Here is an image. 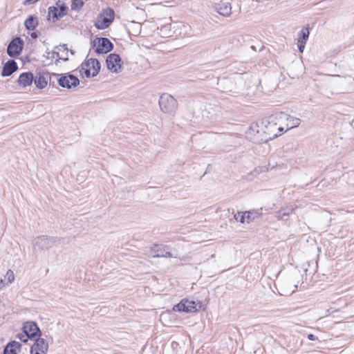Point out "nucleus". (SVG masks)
<instances>
[{
	"instance_id": "nucleus-1",
	"label": "nucleus",
	"mask_w": 354,
	"mask_h": 354,
	"mask_svg": "<svg viewBox=\"0 0 354 354\" xmlns=\"http://www.w3.org/2000/svg\"><path fill=\"white\" fill-rule=\"evenodd\" d=\"M158 104L161 111L169 115H174L178 108L177 100L168 93L160 96Z\"/></svg>"
},
{
	"instance_id": "nucleus-2",
	"label": "nucleus",
	"mask_w": 354,
	"mask_h": 354,
	"mask_svg": "<svg viewBox=\"0 0 354 354\" xmlns=\"http://www.w3.org/2000/svg\"><path fill=\"white\" fill-rule=\"evenodd\" d=\"M115 18V12L113 8H107L97 16L95 22V26L98 30L107 28L113 21Z\"/></svg>"
},
{
	"instance_id": "nucleus-3",
	"label": "nucleus",
	"mask_w": 354,
	"mask_h": 354,
	"mask_svg": "<svg viewBox=\"0 0 354 354\" xmlns=\"http://www.w3.org/2000/svg\"><path fill=\"white\" fill-rule=\"evenodd\" d=\"M101 64L98 59L90 58L81 64V71L86 77H95L99 73Z\"/></svg>"
},
{
	"instance_id": "nucleus-4",
	"label": "nucleus",
	"mask_w": 354,
	"mask_h": 354,
	"mask_svg": "<svg viewBox=\"0 0 354 354\" xmlns=\"http://www.w3.org/2000/svg\"><path fill=\"white\" fill-rule=\"evenodd\" d=\"M203 304L200 301L196 303L194 301L182 299L173 307V310L178 312L195 313L201 310Z\"/></svg>"
},
{
	"instance_id": "nucleus-5",
	"label": "nucleus",
	"mask_w": 354,
	"mask_h": 354,
	"mask_svg": "<svg viewBox=\"0 0 354 354\" xmlns=\"http://www.w3.org/2000/svg\"><path fill=\"white\" fill-rule=\"evenodd\" d=\"M93 47L95 48V52L100 55L111 52L113 49L114 45L106 37H96L93 41Z\"/></svg>"
},
{
	"instance_id": "nucleus-6",
	"label": "nucleus",
	"mask_w": 354,
	"mask_h": 354,
	"mask_svg": "<svg viewBox=\"0 0 354 354\" xmlns=\"http://www.w3.org/2000/svg\"><path fill=\"white\" fill-rule=\"evenodd\" d=\"M24 47V41L20 37L13 38L8 45L7 54L11 58L19 56Z\"/></svg>"
},
{
	"instance_id": "nucleus-7",
	"label": "nucleus",
	"mask_w": 354,
	"mask_h": 354,
	"mask_svg": "<svg viewBox=\"0 0 354 354\" xmlns=\"http://www.w3.org/2000/svg\"><path fill=\"white\" fill-rule=\"evenodd\" d=\"M59 239L55 236H39L33 241V246L39 250H48L55 245Z\"/></svg>"
},
{
	"instance_id": "nucleus-8",
	"label": "nucleus",
	"mask_w": 354,
	"mask_h": 354,
	"mask_svg": "<svg viewBox=\"0 0 354 354\" xmlns=\"http://www.w3.org/2000/svg\"><path fill=\"white\" fill-rule=\"evenodd\" d=\"M57 82L59 86L68 89L75 88L80 84V80L77 77L69 73L59 74Z\"/></svg>"
},
{
	"instance_id": "nucleus-9",
	"label": "nucleus",
	"mask_w": 354,
	"mask_h": 354,
	"mask_svg": "<svg viewBox=\"0 0 354 354\" xmlns=\"http://www.w3.org/2000/svg\"><path fill=\"white\" fill-rule=\"evenodd\" d=\"M68 8L64 3H57V6H50L48 10V19H52L53 21L55 22L64 16L67 15Z\"/></svg>"
},
{
	"instance_id": "nucleus-10",
	"label": "nucleus",
	"mask_w": 354,
	"mask_h": 354,
	"mask_svg": "<svg viewBox=\"0 0 354 354\" xmlns=\"http://www.w3.org/2000/svg\"><path fill=\"white\" fill-rule=\"evenodd\" d=\"M106 64L109 71L118 73L122 71L123 62L118 54L111 53L106 57Z\"/></svg>"
},
{
	"instance_id": "nucleus-11",
	"label": "nucleus",
	"mask_w": 354,
	"mask_h": 354,
	"mask_svg": "<svg viewBox=\"0 0 354 354\" xmlns=\"http://www.w3.org/2000/svg\"><path fill=\"white\" fill-rule=\"evenodd\" d=\"M22 330L30 337V340H35L41 336V333L35 322H27L24 324Z\"/></svg>"
},
{
	"instance_id": "nucleus-12",
	"label": "nucleus",
	"mask_w": 354,
	"mask_h": 354,
	"mask_svg": "<svg viewBox=\"0 0 354 354\" xmlns=\"http://www.w3.org/2000/svg\"><path fill=\"white\" fill-rule=\"evenodd\" d=\"M68 49L66 44H62L59 46H56L54 48V50L50 52H48V57L51 54V57L54 58L57 57L58 59L55 61V64H57L59 59H62L65 62L68 60Z\"/></svg>"
},
{
	"instance_id": "nucleus-13",
	"label": "nucleus",
	"mask_w": 354,
	"mask_h": 354,
	"mask_svg": "<svg viewBox=\"0 0 354 354\" xmlns=\"http://www.w3.org/2000/svg\"><path fill=\"white\" fill-rule=\"evenodd\" d=\"M169 250V247L167 245L154 244L153 246L151 248V251L156 252V254L153 255V258L176 257L171 253V252Z\"/></svg>"
},
{
	"instance_id": "nucleus-14",
	"label": "nucleus",
	"mask_w": 354,
	"mask_h": 354,
	"mask_svg": "<svg viewBox=\"0 0 354 354\" xmlns=\"http://www.w3.org/2000/svg\"><path fill=\"white\" fill-rule=\"evenodd\" d=\"M35 341V342L30 348L31 354H45L48 348V344L46 341L39 337Z\"/></svg>"
},
{
	"instance_id": "nucleus-15",
	"label": "nucleus",
	"mask_w": 354,
	"mask_h": 354,
	"mask_svg": "<svg viewBox=\"0 0 354 354\" xmlns=\"http://www.w3.org/2000/svg\"><path fill=\"white\" fill-rule=\"evenodd\" d=\"M49 75L48 72H39L37 73L35 77H34V83L37 88L42 89L45 88L48 84V77Z\"/></svg>"
},
{
	"instance_id": "nucleus-16",
	"label": "nucleus",
	"mask_w": 354,
	"mask_h": 354,
	"mask_svg": "<svg viewBox=\"0 0 354 354\" xmlns=\"http://www.w3.org/2000/svg\"><path fill=\"white\" fill-rule=\"evenodd\" d=\"M17 62L14 59H9L3 66L1 75L3 77H8L17 71Z\"/></svg>"
},
{
	"instance_id": "nucleus-17",
	"label": "nucleus",
	"mask_w": 354,
	"mask_h": 354,
	"mask_svg": "<svg viewBox=\"0 0 354 354\" xmlns=\"http://www.w3.org/2000/svg\"><path fill=\"white\" fill-rule=\"evenodd\" d=\"M214 11L223 17H228L232 13L231 3L228 1L218 3L214 6Z\"/></svg>"
},
{
	"instance_id": "nucleus-18",
	"label": "nucleus",
	"mask_w": 354,
	"mask_h": 354,
	"mask_svg": "<svg viewBox=\"0 0 354 354\" xmlns=\"http://www.w3.org/2000/svg\"><path fill=\"white\" fill-rule=\"evenodd\" d=\"M34 80V75L31 72H24L20 74L17 83L22 87L30 86Z\"/></svg>"
},
{
	"instance_id": "nucleus-19",
	"label": "nucleus",
	"mask_w": 354,
	"mask_h": 354,
	"mask_svg": "<svg viewBox=\"0 0 354 354\" xmlns=\"http://www.w3.org/2000/svg\"><path fill=\"white\" fill-rule=\"evenodd\" d=\"M39 25L38 17L35 15H29L24 21V26L28 30H34Z\"/></svg>"
},
{
	"instance_id": "nucleus-20",
	"label": "nucleus",
	"mask_w": 354,
	"mask_h": 354,
	"mask_svg": "<svg viewBox=\"0 0 354 354\" xmlns=\"http://www.w3.org/2000/svg\"><path fill=\"white\" fill-rule=\"evenodd\" d=\"M281 114V118L286 120L287 122L286 126L288 129H293L295 127H298L300 124L301 120L299 118H295L293 116L285 113Z\"/></svg>"
},
{
	"instance_id": "nucleus-21",
	"label": "nucleus",
	"mask_w": 354,
	"mask_h": 354,
	"mask_svg": "<svg viewBox=\"0 0 354 354\" xmlns=\"http://www.w3.org/2000/svg\"><path fill=\"white\" fill-rule=\"evenodd\" d=\"M294 212V208L288 206L283 208H281L279 211L275 212V217L278 220L287 221L288 217L290 214Z\"/></svg>"
},
{
	"instance_id": "nucleus-22",
	"label": "nucleus",
	"mask_w": 354,
	"mask_h": 354,
	"mask_svg": "<svg viewBox=\"0 0 354 354\" xmlns=\"http://www.w3.org/2000/svg\"><path fill=\"white\" fill-rule=\"evenodd\" d=\"M21 344L17 341H10L3 349V354H17V351L21 348Z\"/></svg>"
},
{
	"instance_id": "nucleus-23",
	"label": "nucleus",
	"mask_w": 354,
	"mask_h": 354,
	"mask_svg": "<svg viewBox=\"0 0 354 354\" xmlns=\"http://www.w3.org/2000/svg\"><path fill=\"white\" fill-rule=\"evenodd\" d=\"M261 208L258 210H252L245 212L246 222L250 223L255 218H259L262 214L261 212Z\"/></svg>"
},
{
	"instance_id": "nucleus-24",
	"label": "nucleus",
	"mask_w": 354,
	"mask_h": 354,
	"mask_svg": "<svg viewBox=\"0 0 354 354\" xmlns=\"http://www.w3.org/2000/svg\"><path fill=\"white\" fill-rule=\"evenodd\" d=\"M309 37V29L308 27H304L301 29V30L298 33V41H307Z\"/></svg>"
},
{
	"instance_id": "nucleus-25",
	"label": "nucleus",
	"mask_w": 354,
	"mask_h": 354,
	"mask_svg": "<svg viewBox=\"0 0 354 354\" xmlns=\"http://www.w3.org/2000/svg\"><path fill=\"white\" fill-rule=\"evenodd\" d=\"M84 3L82 0H72L71 1V10H80L83 7Z\"/></svg>"
},
{
	"instance_id": "nucleus-26",
	"label": "nucleus",
	"mask_w": 354,
	"mask_h": 354,
	"mask_svg": "<svg viewBox=\"0 0 354 354\" xmlns=\"http://www.w3.org/2000/svg\"><path fill=\"white\" fill-rule=\"evenodd\" d=\"M234 218L236 221H239L241 223H244L246 222L245 212H237L234 214Z\"/></svg>"
},
{
	"instance_id": "nucleus-27",
	"label": "nucleus",
	"mask_w": 354,
	"mask_h": 354,
	"mask_svg": "<svg viewBox=\"0 0 354 354\" xmlns=\"http://www.w3.org/2000/svg\"><path fill=\"white\" fill-rule=\"evenodd\" d=\"M59 74L49 73V75L48 77V79H49V85L52 86L53 87H55L56 86L55 80H57V79L59 77Z\"/></svg>"
},
{
	"instance_id": "nucleus-28",
	"label": "nucleus",
	"mask_w": 354,
	"mask_h": 354,
	"mask_svg": "<svg viewBox=\"0 0 354 354\" xmlns=\"http://www.w3.org/2000/svg\"><path fill=\"white\" fill-rule=\"evenodd\" d=\"M17 337L19 339L21 342L24 343H26L29 339H30V337L28 336V335H27L23 330L21 333L17 334Z\"/></svg>"
},
{
	"instance_id": "nucleus-29",
	"label": "nucleus",
	"mask_w": 354,
	"mask_h": 354,
	"mask_svg": "<svg viewBox=\"0 0 354 354\" xmlns=\"http://www.w3.org/2000/svg\"><path fill=\"white\" fill-rule=\"evenodd\" d=\"M5 279L9 283H11L15 280V274L13 271L8 270L5 275Z\"/></svg>"
},
{
	"instance_id": "nucleus-30",
	"label": "nucleus",
	"mask_w": 354,
	"mask_h": 354,
	"mask_svg": "<svg viewBox=\"0 0 354 354\" xmlns=\"http://www.w3.org/2000/svg\"><path fill=\"white\" fill-rule=\"evenodd\" d=\"M306 44L304 41H298V50L300 53H303Z\"/></svg>"
},
{
	"instance_id": "nucleus-31",
	"label": "nucleus",
	"mask_w": 354,
	"mask_h": 354,
	"mask_svg": "<svg viewBox=\"0 0 354 354\" xmlns=\"http://www.w3.org/2000/svg\"><path fill=\"white\" fill-rule=\"evenodd\" d=\"M277 136V134H274L273 136H266L264 138H261V141L263 142H267L269 140H272Z\"/></svg>"
},
{
	"instance_id": "nucleus-32",
	"label": "nucleus",
	"mask_w": 354,
	"mask_h": 354,
	"mask_svg": "<svg viewBox=\"0 0 354 354\" xmlns=\"http://www.w3.org/2000/svg\"><path fill=\"white\" fill-rule=\"evenodd\" d=\"M38 1H35V0H24L22 3V4L25 6H29V5H31V4H34L36 2H37Z\"/></svg>"
},
{
	"instance_id": "nucleus-33",
	"label": "nucleus",
	"mask_w": 354,
	"mask_h": 354,
	"mask_svg": "<svg viewBox=\"0 0 354 354\" xmlns=\"http://www.w3.org/2000/svg\"><path fill=\"white\" fill-rule=\"evenodd\" d=\"M307 338L308 339L310 340V341H315V340H317L318 338L314 335L313 334H308V336H307Z\"/></svg>"
},
{
	"instance_id": "nucleus-34",
	"label": "nucleus",
	"mask_w": 354,
	"mask_h": 354,
	"mask_svg": "<svg viewBox=\"0 0 354 354\" xmlns=\"http://www.w3.org/2000/svg\"><path fill=\"white\" fill-rule=\"evenodd\" d=\"M30 36L33 39H36L37 38H38L39 37V35L37 32H32L31 34H30Z\"/></svg>"
},
{
	"instance_id": "nucleus-35",
	"label": "nucleus",
	"mask_w": 354,
	"mask_h": 354,
	"mask_svg": "<svg viewBox=\"0 0 354 354\" xmlns=\"http://www.w3.org/2000/svg\"><path fill=\"white\" fill-rule=\"evenodd\" d=\"M70 53L71 55H74L75 54V51L73 50H70Z\"/></svg>"
},
{
	"instance_id": "nucleus-36",
	"label": "nucleus",
	"mask_w": 354,
	"mask_h": 354,
	"mask_svg": "<svg viewBox=\"0 0 354 354\" xmlns=\"http://www.w3.org/2000/svg\"><path fill=\"white\" fill-rule=\"evenodd\" d=\"M278 129L280 131H283V127H279Z\"/></svg>"
},
{
	"instance_id": "nucleus-37",
	"label": "nucleus",
	"mask_w": 354,
	"mask_h": 354,
	"mask_svg": "<svg viewBox=\"0 0 354 354\" xmlns=\"http://www.w3.org/2000/svg\"><path fill=\"white\" fill-rule=\"evenodd\" d=\"M62 55H63L64 57H66V53H65V52H64V53L63 51H62Z\"/></svg>"
},
{
	"instance_id": "nucleus-38",
	"label": "nucleus",
	"mask_w": 354,
	"mask_h": 354,
	"mask_svg": "<svg viewBox=\"0 0 354 354\" xmlns=\"http://www.w3.org/2000/svg\"><path fill=\"white\" fill-rule=\"evenodd\" d=\"M167 28V26H163V27L161 28V30H162V29H164V28Z\"/></svg>"
}]
</instances>
